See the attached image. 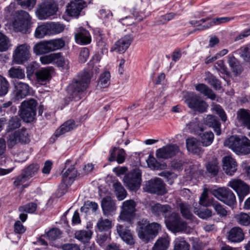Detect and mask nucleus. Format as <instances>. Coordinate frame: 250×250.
Masks as SVG:
<instances>
[{
    "label": "nucleus",
    "mask_w": 250,
    "mask_h": 250,
    "mask_svg": "<svg viewBox=\"0 0 250 250\" xmlns=\"http://www.w3.org/2000/svg\"><path fill=\"white\" fill-rule=\"evenodd\" d=\"M227 237L231 242L239 243L244 239V234L240 228L233 227L228 232Z\"/></svg>",
    "instance_id": "28"
},
{
    "label": "nucleus",
    "mask_w": 250,
    "mask_h": 250,
    "mask_svg": "<svg viewBox=\"0 0 250 250\" xmlns=\"http://www.w3.org/2000/svg\"><path fill=\"white\" fill-rule=\"evenodd\" d=\"M110 83V74L108 71H105L102 73L100 76L98 84V88H104L107 87Z\"/></svg>",
    "instance_id": "39"
},
{
    "label": "nucleus",
    "mask_w": 250,
    "mask_h": 250,
    "mask_svg": "<svg viewBox=\"0 0 250 250\" xmlns=\"http://www.w3.org/2000/svg\"><path fill=\"white\" fill-rule=\"evenodd\" d=\"M61 53H51L40 57V60L42 64H47L55 62L60 56Z\"/></svg>",
    "instance_id": "53"
},
{
    "label": "nucleus",
    "mask_w": 250,
    "mask_h": 250,
    "mask_svg": "<svg viewBox=\"0 0 250 250\" xmlns=\"http://www.w3.org/2000/svg\"><path fill=\"white\" fill-rule=\"evenodd\" d=\"M86 6V2L83 0H74L68 4L66 12L69 16L77 18Z\"/></svg>",
    "instance_id": "17"
},
{
    "label": "nucleus",
    "mask_w": 250,
    "mask_h": 250,
    "mask_svg": "<svg viewBox=\"0 0 250 250\" xmlns=\"http://www.w3.org/2000/svg\"><path fill=\"white\" fill-rule=\"evenodd\" d=\"M75 122L73 120H68L64 123L54 133L56 137L60 136L68 132L76 127Z\"/></svg>",
    "instance_id": "32"
},
{
    "label": "nucleus",
    "mask_w": 250,
    "mask_h": 250,
    "mask_svg": "<svg viewBox=\"0 0 250 250\" xmlns=\"http://www.w3.org/2000/svg\"><path fill=\"white\" fill-rule=\"evenodd\" d=\"M217 159L212 158L211 160L208 162L206 165L207 171L213 176L216 175L219 169Z\"/></svg>",
    "instance_id": "44"
},
{
    "label": "nucleus",
    "mask_w": 250,
    "mask_h": 250,
    "mask_svg": "<svg viewBox=\"0 0 250 250\" xmlns=\"http://www.w3.org/2000/svg\"><path fill=\"white\" fill-rule=\"evenodd\" d=\"M9 83L8 81L0 75V96L5 95L9 90Z\"/></svg>",
    "instance_id": "58"
},
{
    "label": "nucleus",
    "mask_w": 250,
    "mask_h": 250,
    "mask_svg": "<svg viewBox=\"0 0 250 250\" xmlns=\"http://www.w3.org/2000/svg\"><path fill=\"white\" fill-rule=\"evenodd\" d=\"M116 230L120 237L126 244L132 245L135 243L134 236L126 226L122 224L117 225Z\"/></svg>",
    "instance_id": "18"
},
{
    "label": "nucleus",
    "mask_w": 250,
    "mask_h": 250,
    "mask_svg": "<svg viewBox=\"0 0 250 250\" xmlns=\"http://www.w3.org/2000/svg\"><path fill=\"white\" fill-rule=\"evenodd\" d=\"M169 245L168 236H165L159 238L155 242L152 250H166Z\"/></svg>",
    "instance_id": "38"
},
{
    "label": "nucleus",
    "mask_w": 250,
    "mask_h": 250,
    "mask_svg": "<svg viewBox=\"0 0 250 250\" xmlns=\"http://www.w3.org/2000/svg\"><path fill=\"white\" fill-rule=\"evenodd\" d=\"M21 125V121L18 116L11 117L7 122L6 131L7 132L15 130Z\"/></svg>",
    "instance_id": "47"
},
{
    "label": "nucleus",
    "mask_w": 250,
    "mask_h": 250,
    "mask_svg": "<svg viewBox=\"0 0 250 250\" xmlns=\"http://www.w3.org/2000/svg\"><path fill=\"white\" fill-rule=\"evenodd\" d=\"M8 73L9 77L13 79H24L25 77L24 71L20 67H12Z\"/></svg>",
    "instance_id": "42"
},
{
    "label": "nucleus",
    "mask_w": 250,
    "mask_h": 250,
    "mask_svg": "<svg viewBox=\"0 0 250 250\" xmlns=\"http://www.w3.org/2000/svg\"><path fill=\"white\" fill-rule=\"evenodd\" d=\"M58 11L57 3L53 0H47L38 6L35 13L39 20H45L55 15Z\"/></svg>",
    "instance_id": "3"
},
{
    "label": "nucleus",
    "mask_w": 250,
    "mask_h": 250,
    "mask_svg": "<svg viewBox=\"0 0 250 250\" xmlns=\"http://www.w3.org/2000/svg\"><path fill=\"white\" fill-rule=\"evenodd\" d=\"M48 24L50 35L59 34L62 32L65 28L63 24L59 22H49Z\"/></svg>",
    "instance_id": "48"
},
{
    "label": "nucleus",
    "mask_w": 250,
    "mask_h": 250,
    "mask_svg": "<svg viewBox=\"0 0 250 250\" xmlns=\"http://www.w3.org/2000/svg\"><path fill=\"white\" fill-rule=\"evenodd\" d=\"M110 156L109 160L110 162L114 161L115 160L118 164H122L124 162L125 158V152L121 148L117 149L114 147L110 151Z\"/></svg>",
    "instance_id": "30"
},
{
    "label": "nucleus",
    "mask_w": 250,
    "mask_h": 250,
    "mask_svg": "<svg viewBox=\"0 0 250 250\" xmlns=\"http://www.w3.org/2000/svg\"><path fill=\"white\" fill-rule=\"evenodd\" d=\"M250 153V140L246 137H242L237 154H248Z\"/></svg>",
    "instance_id": "41"
},
{
    "label": "nucleus",
    "mask_w": 250,
    "mask_h": 250,
    "mask_svg": "<svg viewBox=\"0 0 250 250\" xmlns=\"http://www.w3.org/2000/svg\"><path fill=\"white\" fill-rule=\"evenodd\" d=\"M186 103L190 108L200 113L205 112L208 107L205 102L201 100L198 95L193 93L186 99Z\"/></svg>",
    "instance_id": "14"
},
{
    "label": "nucleus",
    "mask_w": 250,
    "mask_h": 250,
    "mask_svg": "<svg viewBox=\"0 0 250 250\" xmlns=\"http://www.w3.org/2000/svg\"><path fill=\"white\" fill-rule=\"evenodd\" d=\"M146 162L148 167L153 169H162L167 167L166 164H160L153 156H149Z\"/></svg>",
    "instance_id": "51"
},
{
    "label": "nucleus",
    "mask_w": 250,
    "mask_h": 250,
    "mask_svg": "<svg viewBox=\"0 0 250 250\" xmlns=\"http://www.w3.org/2000/svg\"><path fill=\"white\" fill-rule=\"evenodd\" d=\"M223 168L227 175H232L236 171L237 165L234 159L230 156H226L222 160Z\"/></svg>",
    "instance_id": "23"
},
{
    "label": "nucleus",
    "mask_w": 250,
    "mask_h": 250,
    "mask_svg": "<svg viewBox=\"0 0 250 250\" xmlns=\"http://www.w3.org/2000/svg\"><path fill=\"white\" fill-rule=\"evenodd\" d=\"M33 51L37 55H41L51 52L48 41H42L36 44Z\"/></svg>",
    "instance_id": "34"
},
{
    "label": "nucleus",
    "mask_w": 250,
    "mask_h": 250,
    "mask_svg": "<svg viewBox=\"0 0 250 250\" xmlns=\"http://www.w3.org/2000/svg\"><path fill=\"white\" fill-rule=\"evenodd\" d=\"M53 70L52 67L42 68L38 70L35 73L38 82L42 83L49 81L51 78V73Z\"/></svg>",
    "instance_id": "29"
},
{
    "label": "nucleus",
    "mask_w": 250,
    "mask_h": 250,
    "mask_svg": "<svg viewBox=\"0 0 250 250\" xmlns=\"http://www.w3.org/2000/svg\"><path fill=\"white\" fill-rule=\"evenodd\" d=\"M161 229L157 223H148L146 220L142 219L138 223V234L143 241L148 242L153 239Z\"/></svg>",
    "instance_id": "2"
},
{
    "label": "nucleus",
    "mask_w": 250,
    "mask_h": 250,
    "mask_svg": "<svg viewBox=\"0 0 250 250\" xmlns=\"http://www.w3.org/2000/svg\"><path fill=\"white\" fill-rule=\"evenodd\" d=\"M30 141L28 131L26 129L22 128L9 135L7 146L8 148H12L18 143L27 144Z\"/></svg>",
    "instance_id": "9"
},
{
    "label": "nucleus",
    "mask_w": 250,
    "mask_h": 250,
    "mask_svg": "<svg viewBox=\"0 0 250 250\" xmlns=\"http://www.w3.org/2000/svg\"><path fill=\"white\" fill-rule=\"evenodd\" d=\"M31 18L26 11L19 10L14 16L12 23L13 27L17 32L25 33L30 24Z\"/></svg>",
    "instance_id": "5"
},
{
    "label": "nucleus",
    "mask_w": 250,
    "mask_h": 250,
    "mask_svg": "<svg viewBox=\"0 0 250 250\" xmlns=\"http://www.w3.org/2000/svg\"><path fill=\"white\" fill-rule=\"evenodd\" d=\"M98 209V205L97 203L87 201L84 203V205L81 207V210L82 212L87 213L89 210H91L92 212H95Z\"/></svg>",
    "instance_id": "57"
},
{
    "label": "nucleus",
    "mask_w": 250,
    "mask_h": 250,
    "mask_svg": "<svg viewBox=\"0 0 250 250\" xmlns=\"http://www.w3.org/2000/svg\"><path fill=\"white\" fill-rule=\"evenodd\" d=\"M77 175V171L74 166L66 167L62 171V183L66 187L70 186L73 183Z\"/></svg>",
    "instance_id": "21"
},
{
    "label": "nucleus",
    "mask_w": 250,
    "mask_h": 250,
    "mask_svg": "<svg viewBox=\"0 0 250 250\" xmlns=\"http://www.w3.org/2000/svg\"><path fill=\"white\" fill-rule=\"evenodd\" d=\"M61 231L59 229H53L48 231L44 235V237L50 240H55L59 238L61 235Z\"/></svg>",
    "instance_id": "62"
},
{
    "label": "nucleus",
    "mask_w": 250,
    "mask_h": 250,
    "mask_svg": "<svg viewBox=\"0 0 250 250\" xmlns=\"http://www.w3.org/2000/svg\"><path fill=\"white\" fill-rule=\"evenodd\" d=\"M36 209L37 205L34 203H30L28 204L20 207L19 210L21 212L32 213L36 211Z\"/></svg>",
    "instance_id": "63"
},
{
    "label": "nucleus",
    "mask_w": 250,
    "mask_h": 250,
    "mask_svg": "<svg viewBox=\"0 0 250 250\" xmlns=\"http://www.w3.org/2000/svg\"><path fill=\"white\" fill-rule=\"evenodd\" d=\"M178 151V147L175 145L166 146L156 151V156L159 159H167L174 156Z\"/></svg>",
    "instance_id": "22"
},
{
    "label": "nucleus",
    "mask_w": 250,
    "mask_h": 250,
    "mask_svg": "<svg viewBox=\"0 0 250 250\" xmlns=\"http://www.w3.org/2000/svg\"><path fill=\"white\" fill-rule=\"evenodd\" d=\"M135 206V202L132 200H126L123 202L122 209L120 215V219L130 223L136 211Z\"/></svg>",
    "instance_id": "15"
},
{
    "label": "nucleus",
    "mask_w": 250,
    "mask_h": 250,
    "mask_svg": "<svg viewBox=\"0 0 250 250\" xmlns=\"http://www.w3.org/2000/svg\"><path fill=\"white\" fill-rule=\"evenodd\" d=\"M178 207L184 217L189 219L191 218L192 213L189 205L185 203H180L178 205Z\"/></svg>",
    "instance_id": "54"
},
{
    "label": "nucleus",
    "mask_w": 250,
    "mask_h": 250,
    "mask_svg": "<svg viewBox=\"0 0 250 250\" xmlns=\"http://www.w3.org/2000/svg\"><path fill=\"white\" fill-rule=\"evenodd\" d=\"M235 219L241 225L248 226L250 224V216L245 213L241 212L236 214Z\"/></svg>",
    "instance_id": "56"
},
{
    "label": "nucleus",
    "mask_w": 250,
    "mask_h": 250,
    "mask_svg": "<svg viewBox=\"0 0 250 250\" xmlns=\"http://www.w3.org/2000/svg\"><path fill=\"white\" fill-rule=\"evenodd\" d=\"M18 3L23 8L31 10L36 3V0H17Z\"/></svg>",
    "instance_id": "64"
},
{
    "label": "nucleus",
    "mask_w": 250,
    "mask_h": 250,
    "mask_svg": "<svg viewBox=\"0 0 250 250\" xmlns=\"http://www.w3.org/2000/svg\"><path fill=\"white\" fill-rule=\"evenodd\" d=\"M228 186L237 192L240 202H242L244 197L249 193V187L241 179H232L228 183Z\"/></svg>",
    "instance_id": "11"
},
{
    "label": "nucleus",
    "mask_w": 250,
    "mask_h": 250,
    "mask_svg": "<svg viewBox=\"0 0 250 250\" xmlns=\"http://www.w3.org/2000/svg\"><path fill=\"white\" fill-rule=\"evenodd\" d=\"M97 227L100 231L107 230L111 227V221L101 217L97 222Z\"/></svg>",
    "instance_id": "52"
},
{
    "label": "nucleus",
    "mask_w": 250,
    "mask_h": 250,
    "mask_svg": "<svg viewBox=\"0 0 250 250\" xmlns=\"http://www.w3.org/2000/svg\"><path fill=\"white\" fill-rule=\"evenodd\" d=\"M92 76L90 71H84L78 79L72 82L67 87L69 98L75 101L81 99L83 96V92L87 88Z\"/></svg>",
    "instance_id": "1"
},
{
    "label": "nucleus",
    "mask_w": 250,
    "mask_h": 250,
    "mask_svg": "<svg viewBox=\"0 0 250 250\" xmlns=\"http://www.w3.org/2000/svg\"><path fill=\"white\" fill-rule=\"evenodd\" d=\"M124 181L129 190H137L141 185V170L139 169H134L125 176Z\"/></svg>",
    "instance_id": "10"
},
{
    "label": "nucleus",
    "mask_w": 250,
    "mask_h": 250,
    "mask_svg": "<svg viewBox=\"0 0 250 250\" xmlns=\"http://www.w3.org/2000/svg\"><path fill=\"white\" fill-rule=\"evenodd\" d=\"M101 207L103 214L106 216L115 214L117 210L115 202L110 196H106L102 199Z\"/></svg>",
    "instance_id": "20"
},
{
    "label": "nucleus",
    "mask_w": 250,
    "mask_h": 250,
    "mask_svg": "<svg viewBox=\"0 0 250 250\" xmlns=\"http://www.w3.org/2000/svg\"><path fill=\"white\" fill-rule=\"evenodd\" d=\"M146 190L148 192L158 195H163L166 192L165 185L159 178L148 181L146 185Z\"/></svg>",
    "instance_id": "13"
},
{
    "label": "nucleus",
    "mask_w": 250,
    "mask_h": 250,
    "mask_svg": "<svg viewBox=\"0 0 250 250\" xmlns=\"http://www.w3.org/2000/svg\"><path fill=\"white\" fill-rule=\"evenodd\" d=\"M40 166L37 164H32L23 169L22 172L26 177L31 178L38 173Z\"/></svg>",
    "instance_id": "49"
},
{
    "label": "nucleus",
    "mask_w": 250,
    "mask_h": 250,
    "mask_svg": "<svg viewBox=\"0 0 250 250\" xmlns=\"http://www.w3.org/2000/svg\"><path fill=\"white\" fill-rule=\"evenodd\" d=\"M194 213L197 215L200 218L202 219H206L211 216L212 212L211 210L208 208L197 209L195 208L194 210Z\"/></svg>",
    "instance_id": "61"
},
{
    "label": "nucleus",
    "mask_w": 250,
    "mask_h": 250,
    "mask_svg": "<svg viewBox=\"0 0 250 250\" xmlns=\"http://www.w3.org/2000/svg\"><path fill=\"white\" fill-rule=\"evenodd\" d=\"M30 86L26 83L18 82L14 84L12 96L15 100L25 98L30 94Z\"/></svg>",
    "instance_id": "16"
},
{
    "label": "nucleus",
    "mask_w": 250,
    "mask_h": 250,
    "mask_svg": "<svg viewBox=\"0 0 250 250\" xmlns=\"http://www.w3.org/2000/svg\"><path fill=\"white\" fill-rule=\"evenodd\" d=\"M186 146L188 150L197 155L203 153L204 150L200 146L199 142L194 138H190L186 140Z\"/></svg>",
    "instance_id": "26"
},
{
    "label": "nucleus",
    "mask_w": 250,
    "mask_h": 250,
    "mask_svg": "<svg viewBox=\"0 0 250 250\" xmlns=\"http://www.w3.org/2000/svg\"><path fill=\"white\" fill-rule=\"evenodd\" d=\"M37 102L34 99L23 101L20 106L19 114L21 118L26 122H32L36 114Z\"/></svg>",
    "instance_id": "4"
},
{
    "label": "nucleus",
    "mask_w": 250,
    "mask_h": 250,
    "mask_svg": "<svg viewBox=\"0 0 250 250\" xmlns=\"http://www.w3.org/2000/svg\"><path fill=\"white\" fill-rule=\"evenodd\" d=\"M151 211L155 216H163L165 218L171 212V208L168 205L157 203L151 206Z\"/></svg>",
    "instance_id": "24"
},
{
    "label": "nucleus",
    "mask_w": 250,
    "mask_h": 250,
    "mask_svg": "<svg viewBox=\"0 0 250 250\" xmlns=\"http://www.w3.org/2000/svg\"><path fill=\"white\" fill-rule=\"evenodd\" d=\"M133 39L132 36L130 35L124 36L115 43L111 51L124 53L130 45Z\"/></svg>",
    "instance_id": "19"
},
{
    "label": "nucleus",
    "mask_w": 250,
    "mask_h": 250,
    "mask_svg": "<svg viewBox=\"0 0 250 250\" xmlns=\"http://www.w3.org/2000/svg\"><path fill=\"white\" fill-rule=\"evenodd\" d=\"M200 136V142L204 146H210L214 139V134L211 131H208L198 134Z\"/></svg>",
    "instance_id": "40"
},
{
    "label": "nucleus",
    "mask_w": 250,
    "mask_h": 250,
    "mask_svg": "<svg viewBox=\"0 0 250 250\" xmlns=\"http://www.w3.org/2000/svg\"><path fill=\"white\" fill-rule=\"evenodd\" d=\"M228 63L232 72L236 74H240L242 71V67L239 62L232 55H228Z\"/></svg>",
    "instance_id": "36"
},
{
    "label": "nucleus",
    "mask_w": 250,
    "mask_h": 250,
    "mask_svg": "<svg viewBox=\"0 0 250 250\" xmlns=\"http://www.w3.org/2000/svg\"><path fill=\"white\" fill-rule=\"evenodd\" d=\"M76 42L78 44H88L91 42V38L89 33L86 30L83 28H79L75 34Z\"/></svg>",
    "instance_id": "27"
},
{
    "label": "nucleus",
    "mask_w": 250,
    "mask_h": 250,
    "mask_svg": "<svg viewBox=\"0 0 250 250\" xmlns=\"http://www.w3.org/2000/svg\"><path fill=\"white\" fill-rule=\"evenodd\" d=\"M189 245L183 238H177L174 241V250H189Z\"/></svg>",
    "instance_id": "55"
},
{
    "label": "nucleus",
    "mask_w": 250,
    "mask_h": 250,
    "mask_svg": "<svg viewBox=\"0 0 250 250\" xmlns=\"http://www.w3.org/2000/svg\"><path fill=\"white\" fill-rule=\"evenodd\" d=\"M195 89L201 94L212 100H214L216 98V95L212 90L205 84L200 83L197 84L195 86Z\"/></svg>",
    "instance_id": "37"
},
{
    "label": "nucleus",
    "mask_w": 250,
    "mask_h": 250,
    "mask_svg": "<svg viewBox=\"0 0 250 250\" xmlns=\"http://www.w3.org/2000/svg\"><path fill=\"white\" fill-rule=\"evenodd\" d=\"M30 56V46L26 43L18 46L13 54L14 61L19 64L27 61Z\"/></svg>",
    "instance_id": "12"
},
{
    "label": "nucleus",
    "mask_w": 250,
    "mask_h": 250,
    "mask_svg": "<svg viewBox=\"0 0 250 250\" xmlns=\"http://www.w3.org/2000/svg\"><path fill=\"white\" fill-rule=\"evenodd\" d=\"M165 218L167 227L173 232L184 231L187 229V223L182 221L177 213L171 212Z\"/></svg>",
    "instance_id": "6"
},
{
    "label": "nucleus",
    "mask_w": 250,
    "mask_h": 250,
    "mask_svg": "<svg viewBox=\"0 0 250 250\" xmlns=\"http://www.w3.org/2000/svg\"><path fill=\"white\" fill-rule=\"evenodd\" d=\"M236 115L238 123L250 129V113L245 109H240L237 111Z\"/></svg>",
    "instance_id": "25"
},
{
    "label": "nucleus",
    "mask_w": 250,
    "mask_h": 250,
    "mask_svg": "<svg viewBox=\"0 0 250 250\" xmlns=\"http://www.w3.org/2000/svg\"><path fill=\"white\" fill-rule=\"evenodd\" d=\"M204 122L207 125L212 127L217 135H220L221 134L220 123L215 116L208 115L204 119Z\"/></svg>",
    "instance_id": "31"
},
{
    "label": "nucleus",
    "mask_w": 250,
    "mask_h": 250,
    "mask_svg": "<svg viewBox=\"0 0 250 250\" xmlns=\"http://www.w3.org/2000/svg\"><path fill=\"white\" fill-rule=\"evenodd\" d=\"M186 129L191 133L198 135L203 131V128L200 123L199 119L197 118H195L188 124L187 125Z\"/></svg>",
    "instance_id": "35"
},
{
    "label": "nucleus",
    "mask_w": 250,
    "mask_h": 250,
    "mask_svg": "<svg viewBox=\"0 0 250 250\" xmlns=\"http://www.w3.org/2000/svg\"><path fill=\"white\" fill-rule=\"evenodd\" d=\"M46 35H50L48 22L38 26L35 32V36L37 38L41 39Z\"/></svg>",
    "instance_id": "43"
},
{
    "label": "nucleus",
    "mask_w": 250,
    "mask_h": 250,
    "mask_svg": "<svg viewBox=\"0 0 250 250\" xmlns=\"http://www.w3.org/2000/svg\"><path fill=\"white\" fill-rule=\"evenodd\" d=\"M239 51L245 61L250 62V44L241 47Z\"/></svg>",
    "instance_id": "59"
},
{
    "label": "nucleus",
    "mask_w": 250,
    "mask_h": 250,
    "mask_svg": "<svg viewBox=\"0 0 250 250\" xmlns=\"http://www.w3.org/2000/svg\"><path fill=\"white\" fill-rule=\"evenodd\" d=\"M51 52L60 50L65 46V41L62 38H58L48 41Z\"/></svg>",
    "instance_id": "46"
},
{
    "label": "nucleus",
    "mask_w": 250,
    "mask_h": 250,
    "mask_svg": "<svg viewBox=\"0 0 250 250\" xmlns=\"http://www.w3.org/2000/svg\"><path fill=\"white\" fill-rule=\"evenodd\" d=\"M92 232L89 230H80L75 233V237L80 241L85 243L88 242L91 237Z\"/></svg>",
    "instance_id": "45"
},
{
    "label": "nucleus",
    "mask_w": 250,
    "mask_h": 250,
    "mask_svg": "<svg viewBox=\"0 0 250 250\" xmlns=\"http://www.w3.org/2000/svg\"><path fill=\"white\" fill-rule=\"evenodd\" d=\"M115 194L118 199L120 201L124 199L126 196V192L121 184L119 182H115L113 184Z\"/></svg>",
    "instance_id": "50"
},
{
    "label": "nucleus",
    "mask_w": 250,
    "mask_h": 250,
    "mask_svg": "<svg viewBox=\"0 0 250 250\" xmlns=\"http://www.w3.org/2000/svg\"><path fill=\"white\" fill-rule=\"evenodd\" d=\"M233 18L221 17L210 19L209 18L202 19L199 21L193 20L190 21V23L196 27L197 30H204L214 25L229 21Z\"/></svg>",
    "instance_id": "7"
},
{
    "label": "nucleus",
    "mask_w": 250,
    "mask_h": 250,
    "mask_svg": "<svg viewBox=\"0 0 250 250\" xmlns=\"http://www.w3.org/2000/svg\"><path fill=\"white\" fill-rule=\"evenodd\" d=\"M211 193L216 198L229 206L232 207L236 203L234 194L228 188H220L212 190Z\"/></svg>",
    "instance_id": "8"
},
{
    "label": "nucleus",
    "mask_w": 250,
    "mask_h": 250,
    "mask_svg": "<svg viewBox=\"0 0 250 250\" xmlns=\"http://www.w3.org/2000/svg\"><path fill=\"white\" fill-rule=\"evenodd\" d=\"M10 46L9 39L6 36L0 33V51H6Z\"/></svg>",
    "instance_id": "60"
},
{
    "label": "nucleus",
    "mask_w": 250,
    "mask_h": 250,
    "mask_svg": "<svg viewBox=\"0 0 250 250\" xmlns=\"http://www.w3.org/2000/svg\"><path fill=\"white\" fill-rule=\"evenodd\" d=\"M240 141H241V138H239L237 136H232L225 140L224 144L225 146H228L236 154H238Z\"/></svg>",
    "instance_id": "33"
}]
</instances>
